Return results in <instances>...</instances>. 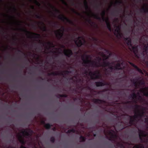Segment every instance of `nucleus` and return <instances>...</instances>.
Segmentation results:
<instances>
[{
    "instance_id": "nucleus-15",
    "label": "nucleus",
    "mask_w": 148,
    "mask_h": 148,
    "mask_svg": "<svg viewBox=\"0 0 148 148\" xmlns=\"http://www.w3.org/2000/svg\"><path fill=\"white\" fill-rule=\"evenodd\" d=\"M64 53L65 56L68 58H70L73 54L72 51L71 49H65L64 51Z\"/></svg>"
},
{
    "instance_id": "nucleus-42",
    "label": "nucleus",
    "mask_w": 148,
    "mask_h": 148,
    "mask_svg": "<svg viewBox=\"0 0 148 148\" xmlns=\"http://www.w3.org/2000/svg\"><path fill=\"white\" fill-rule=\"evenodd\" d=\"M36 17L37 18L39 19H41L43 18V17L42 16L39 15V14H36Z\"/></svg>"
},
{
    "instance_id": "nucleus-20",
    "label": "nucleus",
    "mask_w": 148,
    "mask_h": 148,
    "mask_svg": "<svg viewBox=\"0 0 148 148\" xmlns=\"http://www.w3.org/2000/svg\"><path fill=\"white\" fill-rule=\"evenodd\" d=\"M147 90H148V87H146L141 89L140 91L143 93L144 96L148 97V91H147Z\"/></svg>"
},
{
    "instance_id": "nucleus-16",
    "label": "nucleus",
    "mask_w": 148,
    "mask_h": 148,
    "mask_svg": "<svg viewBox=\"0 0 148 148\" xmlns=\"http://www.w3.org/2000/svg\"><path fill=\"white\" fill-rule=\"evenodd\" d=\"M55 33L56 37L59 39H61L64 35V33L63 32H60L58 30L55 31Z\"/></svg>"
},
{
    "instance_id": "nucleus-50",
    "label": "nucleus",
    "mask_w": 148,
    "mask_h": 148,
    "mask_svg": "<svg viewBox=\"0 0 148 148\" xmlns=\"http://www.w3.org/2000/svg\"><path fill=\"white\" fill-rule=\"evenodd\" d=\"M132 103V101H127L124 102L123 103V104H130Z\"/></svg>"
},
{
    "instance_id": "nucleus-59",
    "label": "nucleus",
    "mask_w": 148,
    "mask_h": 148,
    "mask_svg": "<svg viewBox=\"0 0 148 148\" xmlns=\"http://www.w3.org/2000/svg\"><path fill=\"white\" fill-rule=\"evenodd\" d=\"M83 73L84 74L87 75L88 73V71L85 70L84 72Z\"/></svg>"
},
{
    "instance_id": "nucleus-53",
    "label": "nucleus",
    "mask_w": 148,
    "mask_h": 148,
    "mask_svg": "<svg viewBox=\"0 0 148 148\" xmlns=\"http://www.w3.org/2000/svg\"><path fill=\"white\" fill-rule=\"evenodd\" d=\"M122 3V2L120 0L119 1L116 2L115 3V4H121Z\"/></svg>"
},
{
    "instance_id": "nucleus-39",
    "label": "nucleus",
    "mask_w": 148,
    "mask_h": 148,
    "mask_svg": "<svg viewBox=\"0 0 148 148\" xmlns=\"http://www.w3.org/2000/svg\"><path fill=\"white\" fill-rule=\"evenodd\" d=\"M51 125L49 123H48L45 124V127L47 129H49L50 128Z\"/></svg>"
},
{
    "instance_id": "nucleus-1",
    "label": "nucleus",
    "mask_w": 148,
    "mask_h": 148,
    "mask_svg": "<svg viewBox=\"0 0 148 148\" xmlns=\"http://www.w3.org/2000/svg\"><path fill=\"white\" fill-rule=\"evenodd\" d=\"M89 58H91L90 55H85L82 56V60L83 61V64L84 65L86 66L91 67H92L97 68L99 67H96L95 66V65L96 63L98 65L99 64H102V63H101L100 62L102 60V58L99 57H97L96 58L98 60V62H97L94 61H92L90 60H89Z\"/></svg>"
},
{
    "instance_id": "nucleus-3",
    "label": "nucleus",
    "mask_w": 148,
    "mask_h": 148,
    "mask_svg": "<svg viewBox=\"0 0 148 148\" xmlns=\"http://www.w3.org/2000/svg\"><path fill=\"white\" fill-rule=\"evenodd\" d=\"M19 29L21 31L26 32L29 35L28 36V38H31L32 37L36 38H40V35L39 34L33 33L29 31H28L26 29L23 28H20Z\"/></svg>"
},
{
    "instance_id": "nucleus-4",
    "label": "nucleus",
    "mask_w": 148,
    "mask_h": 148,
    "mask_svg": "<svg viewBox=\"0 0 148 148\" xmlns=\"http://www.w3.org/2000/svg\"><path fill=\"white\" fill-rule=\"evenodd\" d=\"M84 3L86 9L87 10H89L90 12L92 13V16L94 18L99 20H101V18L99 17L98 15L92 13L91 11L90 10V8L88 5V3L86 0H84Z\"/></svg>"
},
{
    "instance_id": "nucleus-24",
    "label": "nucleus",
    "mask_w": 148,
    "mask_h": 148,
    "mask_svg": "<svg viewBox=\"0 0 148 148\" xmlns=\"http://www.w3.org/2000/svg\"><path fill=\"white\" fill-rule=\"evenodd\" d=\"M148 47L147 49L145 51H143L141 53V58H145L146 56H148Z\"/></svg>"
},
{
    "instance_id": "nucleus-21",
    "label": "nucleus",
    "mask_w": 148,
    "mask_h": 148,
    "mask_svg": "<svg viewBox=\"0 0 148 148\" xmlns=\"http://www.w3.org/2000/svg\"><path fill=\"white\" fill-rule=\"evenodd\" d=\"M116 125L119 126V128L121 130L123 129L126 127L124 123L122 121L119 122L116 124Z\"/></svg>"
},
{
    "instance_id": "nucleus-8",
    "label": "nucleus",
    "mask_w": 148,
    "mask_h": 148,
    "mask_svg": "<svg viewBox=\"0 0 148 148\" xmlns=\"http://www.w3.org/2000/svg\"><path fill=\"white\" fill-rule=\"evenodd\" d=\"M18 139L20 143L23 145L21 146L20 148H27L23 145L25 144L26 141L21 135L19 134L18 135Z\"/></svg>"
},
{
    "instance_id": "nucleus-14",
    "label": "nucleus",
    "mask_w": 148,
    "mask_h": 148,
    "mask_svg": "<svg viewBox=\"0 0 148 148\" xmlns=\"http://www.w3.org/2000/svg\"><path fill=\"white\" fill-rule=\"evenodd\" d=\"M130 118L129 123L130 125H134V122L136 121V119H137L135 115L133 116L128 115Z\"/></svg>"
},
{
    "instance_id": "nucleus-54",
    "label": "nucleus",
    "mask_w": 148,
    "mask_h": 148,
    "mask_svg": "<svg viewBox=\"0 0 148 148\" xmlns=\"http://www.w3.org/2000/svg\"><path fill=\"white\" fill-rule=\"evenodd\" d=\"M87 21L89 23H91L92 24H93L94 23L91 21V20L90 19H89L87 20Z\"/></svg>"
},
{
    "instance_id": "nucleus-61",
    "label": "nucleus",
    "mask_w": 148,
    "mask_h": 148,
    "mask_svg": "<svg viewBox=\"0 0 148 148\" xmlns=\"http://www.w3.org/2000/svg\"><path fill=\"white\" fill-rule=\"evenodd\" d=\"M13 10L15 11H16V9L15 6L14 5V6L13 7Z\"/></svg>"
},
{
    "instance_id": "nucleus-17",
    "label": "nucleus",
    "mask_w": 148,
    "mask_h": 148,
    "mask_svg": "<svg viewBox=\"0 0 148 148\" xmlns=\"http://www.w3.org/2000/svg\"><path fill=\"white\" fill-rule=\"evenodd\" d=\"M129 63L131 66L135 68L136 70L140 73L142 74H144L143 73L142 71V70L140 69L137 66L135 65L133 63L131 62H129Z\"/></svg>"
},
{
    "instance_id": "nucleus-6",
    "label": "nucleus",
    "mask_w": 148,
    "mask_h": 148,
    "mask_svg": "<svg viewBox=\"0 0 148 148\" xmlns=\"http://www.w3.org/2000/svg\"><path fill=\"white\" fill-rule=\"evenodd\" d=\"M139 79L140 78L139 77H137L136 78L134 79L132 81L136 88H137L138 87V83L142 85H145V82L143 80H140L138 82V81L139 80Z\"/></svg>"
},
{
    "instance_id": "nucleus-5",
    "label": "nucleus",
    "mask_w": 148,
    "mask_h": 148,
    "mask_svg": "<svg viewBox=\"0 0 148 148\" xmlns=\"http://www.w3.org/2000/svg\"><path fill=\"white\" fill-rule=\"evenodd\" d=\"M58 18L59 19L63 21H66L67 22L72 25H75L73 21L65 16L63 14L59 15L58 16Z\"/></svg>"
},
{
    "instance_id": "nucleus-52",
    "label": "nucleus",
    "mask_w": 148,
    "mask_h": 148,
    "mask_svg": "<svg viewBox=\"0 0 148 148\" xmlns=\"http://www.w3.org/2000/svg\"><path fill=\"white\" fill-rule=\"evenodd\" d=\"M28 132L29 133V134L31 135L34 132L32 130H31L30 129H29Z\"/></svg>"
},
{
    "instance_id": "nucleus-11",
    "label": "nucleus",
    "mask_w": 148,
    "mask_h": 148,
    "mask_svg": "<svg viewBox=\"0 0 148 148\" xmlns=\"http://www.w3.org/2000/svg\"><path fill=\"white\" fill-rule=\"evenodd\" d=\"M137 113V114L136 112H135V115L137 119L138 117L141 118L144 116L145 112L143 111V110H142L141 111L138 110Z\"/></svg>"
},
{
    "instance_id": "nucleus-30",
    "label": "nucleus",
    "mask_w": 148,
    "mask_h": 148,
    "mask_svg": "<svg viewBox=\"0 0 148 148\" xmlns=\"http://www.w3.org/2000/svg\"><path fill=\"white\" fill-rule=\"evenodd\" d=\"M96 74V73H95V71L94 72H93L92 71H90L88 73L89 75L90 76V78L92 79H94V75H95Z\"/></svg>"
},
{
    "instance_id": "nucleus-18",
    "label": "nucleus",
    "mask_w": 148,
    "mask_h": 148,
    "mask_svg": "<svg viewBox=\"0 0 148 148\" xmlns=\"http://www.w3.org/2000/svg\"><path fill=\"white\" fill-rule=\"evenodd\" d=\"M129 63L131 66L135 68L136 70L140 73L142 74H144L143 73L142 71V70L140 69L137 66L135 65L133 63L131 62H129Z\"/></svg>"
},
{
    "instance_id": "nucleus-44",
    "label": "nucleus",
    "mask_w": 148,
    "mask_h": 148,
    "mask_svg": "<svg viewBox=\"0 0 148 148\" xmlns=\"http://www.w3.org/2000/svg\"><path fill=\"white\" fill-rule=\"evenodd\" d=\"M65 29L64 27L62 26L61 27V29H59L58 31H60V32H63L65 31Z\"/></svg>"
},
{
    "instance_id": "nucleus-37",
    "label": "nucleus",
    "mask_w": 148,
    "mask_h": 148,
    "mask_svg": "<svg viewBox=\"0 0 148 148\" xmlns=\"http://www.w3.org/2000/svg\"><path fill=\"white\" fill-rule=\"evenodd\" d=\"M133 148H144V147L142 145H139L134 146Z\"/></svg>"
},
{
    "instance_id": "nucleus-26",
    "label": "nucleus",
    "mask_w": 148,
    "mask_h": 148,
    "mask_svg": "<svg viewBox=\"0 0 148 148\" xmlns=\"http://www.w3.org/2000/svg\"><path fill=\"white\" fill-rule=\"evenodd\" d=\"M147 7L145 8L143 7L141 9H140V11L141 12H143L145 13H147L148 12V5H146Z\"/></svg>"
},
{
    "instance_id": "nucleus-12",
    "label": "nucleus",
    "mask_w": 148,
    "mask_h": 148,
    "mask_svg": "<svg viewBox=\"0 0 148 148\" xmlns=\"http://www.w3.org/2000/svg\"><path fill=\"white\" fill-rule=\"evenodd\" d=\"M139 136L140 139L141 141H143V137H145L146 136L145 132L140 129H138Z\"/></svg>"
},
{
    "instance_id": "nucleus-46",
    "label": "nucleus",
    "mask_w": 148,
    "mask_h": 148,
    "mask_svg": "<svg viewBox=\"0 0 148 148\" xmlns=\"http://www.w3.org/2000/svg\"><path fill=\"white\" fill-rule=\"evenodd\" d=\"M34 0V1L35 3L36 4V5L38 6H40V4L37 1V0Z\"/></svg>"
},
{
    "instance_id": "nucleus-28",
    "label": "nucleus",
    "mask_w": 148,
    "mask_h": 148,
    "mask_svg": "<svg viewBox=\"0 0 148 148\" xmlns=\"http://www.w3.org/2000/svg\"><path fill=\"white\" fill-rule=\"evenodd\" d=\"M116 27V29L115 31L117 32V34L120 36H121V34L120 32V26H115Z\"/></svg>"
},
{
    "instance_id": "nucleus-35",
    "label": "nucleus",
    "mask_w": 148,
    "mask_h": 148,
    "mask_svg": "<svg viewBox=\"0 0 148 148\" xmlns=\"http://www.w3.org/2000/svg\"><path fill=\"white\" fill-rule=\"evenodd\" d=\"M21 133L24 135L26 136H31L29 133L27 131H26L25 130L21 132Z\"/></svg>"
},
{
    "instance_id": "nucleus-25",
    "label": "nucleus",
    "mask_w": 148,
    "mask_h": 148,
    "mask_svg": "<svg viewBox=\"0 0 148 148\" xmlns=\"http://www.w3.org/2000/svg\"><path fill=\"white\" fill-rule=\"evenodd\" d=\"M49 5L50 7L52 9H54L55 12L58 14H60L61 13V12L59 10L56 8L53 5L50 3H49Z\"/></svg>"
},
{
    "instance_id": "nucleus-23",
    "label": "nucleus",
    "mask_w": 148,
    "mask_h": 148,
    "mask_svg": "<svg viewBox=\"0 0 148 148\" xmlns=\"http://www.w3.org/2000/svg\"><path fill=\"white\" fill-rule=\"evenodd\" d=\"M92 101L95 103H98L99 104H101L102 103L104 102L103 100L97 99H92Z\"/></svg>"
},
{
    "instance_id": "nucleus-63",
    "label": "nucleus",
    "mask_w": 148,
    "mask_h": 148,
    "mask_svg": "<svg viewBox=\"0 0 148 148\" xmlns=\"http://www.w3.org/2000/svg\"><path fill=\"white\" fill-rule=\"evenodd\" d=\"M93 40H95V41H97V38H95L94 37H93L92 38Z\"/></svg>"
},
{
    "instance_id": "nucleus-36",
    "label": "nucleus",
    "mask_w": 148,
    "mask_h": 148,
    "mask_svg": "<svg viewBox=\"0 0 148 148\" xmlns=\"http://www.w3.org/2000/svg\"><path fill=\"white\" fill-rule=\"evenodd\" d=\"M80 140V142H84L85 141L86 138L85 137L82 136H81L79 137Z\"/></svg>"
},
{
    "instance_id": "nucleus-33",
    "label": "nucleus",
    "mask_w": 148,
    "mask_h": 148,
    "mask_svg": "<svg viewBox=\"0 0 148 148\" xmlns=\"http://www.w3.org/2000/svg\"><path fill=\"white\" fill-rule=\"evenodd\" d=\"M104 21L106 22L107 28L111 27V25L109 21L108 18H107Z\"/></svg>"
},
{
    "instance_id": "nucleus-60",
    "label": "nucleus",
    "mask_w": 148,
    "mask_h": 148,
    "mask_svg": "<svg viewBox=\"0 0 148 148\" xmlns=\"http://www.w3.org/2000/svg\"><path fill=\"white\" fill-rule=\"evenodd\" d=\"M145 123H148V118H145Z\"/></svg>"
},
{
    "instance_id": "nucleus-10",
    "label": "nucleus",
    "mask_w": 148,
    "mask_h": 148,
    "mask_svg": "<svg viewBox=\"0 0 148 148\" xmlns=\"http://www.w3.org/2000/svg\"><path fill=\"white\" fill-rule=\"evenodd\" d=\"M81 38V37L79 36L77 38V40H75V44L78 47H80L82 45L84 44L82 40L80 39Z\"/></svg>"
},
{
    "instance_id": "nucleus-38",
    "label": "nucleus",
    "mask_w": 148,
    "mask_h": 148,
    "mask_svg": "<svg viewBox=\"0 0 148 148\" xmlns=\"http://www.w3.org/2000/svg\"><path fill=\"white\" fill-rule=\"evenodd\" d=\"M60 73H63L64 74L63 75H62L63 76V77H64V76L66 74H68L71 73V71H69L68 70H66L64 71H62L61 72H60Z\"/></svg>"
},
{
    "instance_id": "nucleus-49",
    "label": "nucleus",
    "mask_w": 148,
    "mask_h": 148,
    "mask_svg": "<svg viewBox=\"0 0 148 148\" xmlns=\"http://www.w3.org/2000/svg\"><path fill=\"white\" fill-rule=\"evenodd\" d=\"M50 140L52 143H54L55 141V139L54 137H51L50 138Z\"/></svg>"
},
{
    "instance_id": "nucleus-22",
    "label": "nucleus",
    "mask_w": 148,
    "mask_h": 148,
    "mask_svg": "<svg viewBox=\"0 0 148 148\" xmlns=\"http://www.w3.org/2000/svg\"><path fill=\"white\" fill-rule=\"evenodd\" d=\"M49 75H53V76H56V75H63L64 74L63 73H60L58 72H52L51 73H49L48 74Z\"/></svg>"
},
{
    "instance_id": "nucleus-57",
    "label": "nucleus",
    "mask_w": 148,
    "mask_h": 148,
    "mask_svg": "<svg viewBox=\"0 0 148 148\" xmlns=\"http://www.w3.org/2000/svg\"><path fill=\"white\" fill-rule=\"evenodd\" d=\"M60 0L62 1V3L64 4V5H67V3L65 1H64L63 0Z\"/></svg>"
},
{
    "instance_id": "nucleus-34",
    "label": "nucleus",
    "mask_w": 148,
    "mask_h": 148,
    "mask_svg": "<svg viewBox=\"0 0 148 148\" xmlns=\"http://www.w3.org/2000/svg\"><path fill=\"white\" fill-rule=\"evenodd\" d=\"M40 23H41L43 25V26L41 28V30L44 32H46L47 31V27H46V26L45 25V24L44 23L42 22H40Z\"/></svg>"
},
{
    "instance_id": "nucleus-64",
    "label": "nucleus",
    "mask_w": 148,
    "mask_h": 148,
    "mask_svg": "<svg viewBox=\"0 0 148 148\" xmlns=\"http://www.w3.org/2000/svg\"><path fill=\"white\" fill-rule=\"evenodd\" d=\"M108 29L110 32H111L112 31V30L111 27H110V28H108Z\"/></svg>"
},
{
    "instance_id": "nucleus-58",
    "label": "nucleus",
    "mask_w": 148,
    "mask_h": 148,
    "mask_svg": "<svg viewBox=\"0 0 148 148\" xmlns=\"http://www.w3.org/2000/svg\"><path fill=\"white\" fill-rule=\"evenodd\" d=\"M71 132H73V133H75V132L76 130L74 129H71Z\"/></svg>"
},
{
    "instance_id": "nucleus-47",
    "label": "nucleus",
    "mask_w": 148,
    "mask_h": 148,
    "mask_svg": "<svg viewBox=\"0 0 148 148\" xmlns=\"http://www.w3.org/2000/svg\"><path fill=\"white\" fill-rule=\"evenodd\" d=\"M148 47V43H147V44L145 45L144 46V47L143 49V51H145L147 49V48Z\"/></svg>"
},
{
    "instance_id": "nucleus-27",
    "label": "nucleus",
    "mask_w": 148,
    "mask_h": 148,
    "mask_svg": "<svg viewBox=\"0 0 148 148\" xmlns=\"http://www.w3.org/2000/svg\"><path fill=\"white\" fill-rule=\"evenodd\" d=\"M110 70H108L107 69H106V70L107 71V74L108 75L110 74V73L112 72L113 70H115L114 66H112V65L108 66Z\"/></svg>"
},
{
    "instance_id": "nucleus-13",
    "label": "nucleus",
    "mask_w": 148,
    "mask_h": 148,
    "mask_svg": "<svg viewBox=\"0 0 148 148\" xmlns=\"http://www.w3.org/2000/svg\"><path fill=\"white\" fill-rule=\"evenodd\" d=\"M95 84L97 87L102 86L105 85H108V83L104 81L102 82H95Z\"/></svg>"
},
{
    "instance_id": "nucleus-9",
    "label": "nucleus",
    "mask_w": 148,
    "mask_h": 148,
    "mask_svg": "<svg viewBox=\"0 0 148 148\" xmlns=\"http://www.w3.org/2000/svg\"><path fill=\"white\" fill-rule=\"evenodd\" d=\"M115 132L112 130L108 131V133L109 135L110 136L109 140H112V139H114L117 137V135L115 134Z\"/></svg>"
},
{
    "instance_id": "nucleus-56",
    "label": "nucleus",
    "mask_w": 148,
    "mask_h": 148,
    "mask_svg": "<svg viewBox=\"0 0 148 148\" xmlns=\"http://www.w3.org/2000/svg\"><path fill=\"white\" fill-rule=\"evenodd\" d=\"M147 36H146L145 35H144L141 38V40L142 39H144V40H145V38H147Z\"/></svg>"
},
{
    "instance_id": "nucleus-29",
    "label": "nucleus",
    "mask_w": 148,
    "mask_h": 148,
    "mask_svg": "<svg viewBox=\"0 0 148 148\" xmlns=\"http://www.w3.org/2000/svg\"><path fill=\"white\" fill-rule=\"evenodd\" d=\"M114 68L115 70H118L122 69V68L121 67V64L119 63L117 64L116 65L114 66Z\"/></svg>"
},
{
    "instance_id": "nucleus-62",
    "label": "nucleus",
    "mask_w": 148,
    "mask_h": 148,
    "mask_svg": "<svg viewBox=\"0 0 148 148\" xmlns=\"http://www.w3.org/2000/svg\"><path fill=\"white\" fill-rule=\"evenodd\" d=\"M18 52H21V53H23L24 55H25V54L22 51H21V50H19V49H18Z\"/></svg>"
},
{
    "instance_id": "nucleus-19",
    "label": "nucleus",
    "mask_w": 148,
    "mask_h": 148,
    "mask_svg": "<svg viewBox=\"0 0 148 148\" xmlns=\"http://www.w3.org/2000/svg\"><path fill=\"white\" fill-rule=\"evenodd\" d=\"M134 90H133V92H134L130 95V96H129V99L132 98L133 99L134 102L136 103H137V101L136 100L137 97V95L134 92Z\"/></svg>"
},
{
    "instance_id": "nucleus-31",
    "label": "nucleus",
    "mask_w": 148,
    "mask_h": 148,
    "mask_svg": "<svg viewBox=\"0 0 148 148\" xmlns=\"http://www.w3.org/2000/svg\"><path fill=\"white\" fill-rule=\"evenodd\" d=\"M95 73H96V75L94 76H95V77H94V79H100L101 77V76L100 74V73L99 71H95Z\"/></svg>"
},
{
    "instance_id": "nucleus-2",
    "label": "nucleus",
    "mask_w": 148,
    "mask_h": 148,
    "mask_svg": "<svg viewBox=\"0 0 148 148\" xmlns=\"http://www.w3.org/2000/svg\"><path fill=\"white\" fill-rule=\"evenodd\" d=\"M124 40L127 46L129 47L131 51L133 52L136 56L138 58H141V54H139L138 53V46H132L130 37L125 38Z\"/></svg>"
},
{
    "instance_id": "nucleus-7",
    "label": "nucleus",
    "mask_w": 148,
    "mask_h": 148,
    "mask_svg": "<svg viewBox=\"0 0 148 148\" xmlns=\"http://www.w3.org/2000/svg\"><path fill=\"white\" fill-rule=\"evenodd\" d=\"M113 63H110L109 61L106 62V61H105V59H103L102 64H100L98 65L96 63L95 64H94V65L96 67H106L110 66Z\"/></svg>"
},
{
    "instance_id": "nucleus-48",
    "label": "nucleus",
    "mask_w": 148,
    "mask_h": 148,
    "mask_svg": "<svg viewBox=\"0 0 148 148\" xmlns=\"http://www.w3.org/2000/svg\"><path fill=\"white\" fill-rule=\"evenodd\" d=\"M134 107L137 110V112H138V110H139V109L140 107V106L136 104L134 106Z\"/></svg>"
},
{
    "instance_id": "nucleus-45",
    "label": "nucleus",
    "mask_w": 148,
    "mask_h": 148,
    "mask_svg": "<svg viewBox=\"0 0 148 148\" xmlns=\"http://www.w3.org/2000/svg\"><path fill=\"white\" fill-rule=\"evenodd\" d=\"M117 145L118 147H120L121 148H124V146L123 144L120 143H118L117 144Z\"/></svg>"
},
{
    "instance_id": "nucleus-55",
    "label": "nucleus",
    "mask_w": 148,
    "mask_h": 148,
    "mask_svg": "<svg viewBox=\"0 0 148 148\" xmlns=\"http://www.w3.org/2000/svg\"><path fill=\"white\" fill-rule=\"evenodd\" d=\"M67 95L65 94L62 95V97L66 98L67 97Z\"/></svg>"
},
{
    "instance_id": "nucleus-32",
    "label": "nucleus",
    "mask_w": 148,
    "mask_h": 148,
    "mask_svg": "<svg viewBox=\"0 0 148 148\" xmlns=\"http://www.w3.org/2000/svg\"><path fill=\"white\" fill-rule=\"evenodd\" d=\"M106 14V12L105 10H103L102 11L101 13V15L102 16V19L103 21H105V20H106L107 18H105V16Z\"/></svg>"
},
{
    "instance_id": "nucleus-43",
    "label": "nucleus",
    "mask_w": 148,
    "mask_h": 148,
    "mask_svg": "<svg viewBox=\"0 0 148 148\" xmlns=\"http://www.w3.org/2000/svg\"><path fill=\"white\" fill-rule=\"evenodd\" d=\"M52 24L53 25V27H55L58 28V26L59 25L56 23L55 22H53Z\"/></svg>"
},
{
    "instance_id": "nucleus-40",
    "label": "nucleus",
    "mask_w": 148,
    "mask_h": 148,
    "mask_svg": "<svg viewBox=\"0 0 148 148\" xmlns=\"http://www.w3.org/2000/svg\"><path fill=\"white\" fill-rule=\"evenodd\" d=\"M47 45L49 46L50 47H54V46L53 43V42H48L46 43Z\"/></svg>"
},
{
    "instance_id": "nucleus-51",
    "label": "nucleus",
    "mask_w": 148,
    "mask_h": 148,
    "mask_svg": "<svg viewBox=\"0 0 148 148\" xmlns=\"http://www.w3.org/2000/svg\"><path fill=\"white\" fill-rule=\"evenodd\" d=\"M103 57L105 58V59H105V61L109 58V56H106L105 54L103 55Z\"/></svg>"
},
{
    "instance_id": "nucleus-41",
    "label": "nucleus",
    "mask_w": 148,
    "mask_h": 148,
    "mask_svg": "<svg viewBox=\"0 0 148 148\" xmlns=\"http://www.w3.org/2000/svg\"><path fill=\"white\" fill-rule=\"evenodd\" d=\"M72 10L73 13L77 14V15H79V16L81 15V14L80 13H79L78 12H77L74 9L72 8Z\"/></svg>"
}]
</instances>
